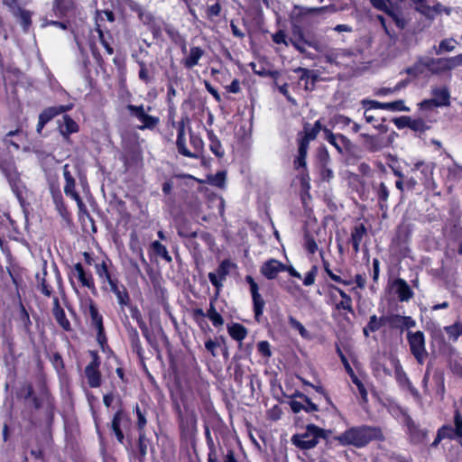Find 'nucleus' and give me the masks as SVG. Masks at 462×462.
<instances>
[{
    "label": "nucleus",
    "mask_w": 462,
    "mask_h": 462,
    "mask_svg": "<svg viewBox=\"0 0 462 462\" xmlns=\"http://www.w3.org/2000/svg\"><path fill=\"white\" fill-rule=\"evenodd\" d=\"M132 424L129 412L121 407L114 413L108 427L117 442L125 446L130 457H133L138 462H144L148 448L151 446V439L146 436L145 431H138V437L135 445H134L132 438L125 435V431L131 430Z\"/></svg>",
    "instance_id": "1"
},
{
    "label": "nucleus",
    "mask_w": 462,
    "mask_h": 462,
    "mask_svg": "<svg viewBox=\"0 0 462 462\" xmlns=\"http://www.w3.org/2000/svg\"><path fill=\"white\" fill-rule=\"evenodd\" d=\"M334 439L343 447L353 446L363 448L374 440H384V436L380 427L359 425L348 428Z\"/></svg>",
    "instance_id": "2"
},
{
    "label": "nucleus",
    "mask_w": 462,
    "mask_h": 462,
    "mask_svg": "<svg viewBox=\"0 0 462 462\" xmlns=\"http://www.w3.org/2000/svg\"><path fill=\"white\" fill-rule=\"evenodd\" d=\"M82 255L86 265L94 267L101 291L120 280L118 269L108 255L95 257L94 254L89 252H83Z\"/></svg>",
    "instance_id": "3"
},
{
    "label": "nucleus",
    "mask_w": 462,
    "mask_h": 462,
    "mask_svg": "<svg viewBox=\"0 0 462 462\" xmlns=\"http://www.w3.org/2000/svg\"><path fill=\"white\" fill-rule=\"evenodd\" d=\"M173 411L177 416L181 442L193 446L197 435V414L187 406L182 409L178 402L173 405Z\"/></svg>",
    "instance_id": "4"
},
{
    "label": "nucleus",
    "mask_w": 462,
    "mask_h": 462,
    "mask_svg": "<svg viewBox=\"0 0 462 462\" xmlns=\"http://www.w3.org/2000/svg\"><path fill=\"white\" fill-rule=\"evenodd\" d=\"M331 430L321 429L315 424H308L306 431L303 433L294 434L291 442L301 450H309L314 448L320 439H328Z\"/></svg>",
    "instance_id": "5"
},
{
    "label": "nucleus",
    "mask_w": 462,
    "mask_h": 462,
    "mask_svg": "<svg viewBox=\"0 0 462 462\" xmlns=\"http://www.w3.org/2000/svg\"><path fill=\"white\" fill-rule=\"evenodd\" d=\"M125 108L130 117L134 118L141 123V125L137 126L141 131H152L160 123V118L158 116L148 114V112L152 110L150 106L145 107L143 104L139 106L128 104Z\"/></svg>",
    "instance_id": "6"
},
{
    "label": "nucleus",
    "mask_w": 462,
    "mask_h": 462,
    "mask_svg": "<svg viewBox=\"0 0 462 462\" xmlns=\"http://www.w3.org/2000/svg\"><path fill=\"white\" fill-rule=\"evenodd\" d=\"M88 355L91 360L84 369V375L90 388H98L102 384L101 357L97 350H88Z\"/></svg>",
    "instance_id": "7"
},
{
    "label": "nucleus",
    "mask_w": 462,
    "mask_h": 462,
    "mask_svg": "<svg viewBox=\"0 0 462 462\" xmlns=\"http://www.w3.org/2000/svg\"><path fill=\"white\" fill-rule=\"evenodd\" d=\"M191 315L194 321L201 329L208 328L205 318H208L215 328H219L224 324V319L222 315L217 311L212 302H210L209 309L207 310V312H204V310L200 308H196L192 310Z\"/></svg>",
    "instance_id": "8"
},
{
    "label": "nucleus",
    "mask_w": 462,
    "mask_h": 462,
    "mask_svg": "<svg viewBox=\"0 0 462 462\" xmlns=\"http://www.w3.org/2000/svg\"><path fill=\"white\" fill-rule=\"evenodd\" d=\"M183 54L180 65L186 69H191L199 65V60L205 56L206 51L200 46L190 45L188 49L186 41L181 44Z\"/></svg>",
    "instance_id": "9"
},
{
    "label": "nucleus",
    "mask_w": 462,
    "mask_h": 462,
    "mask_svg": "<svg viewBox=\"0 0 462 462\" xmlns=\"http://www.w3.org/2000/svg\"><path fill=\"white\" fill-rule=\"evenodd\" d=\"M407 340L410 345L411 352L419 364H423L428 356L425 347V337L422 331H408Z\"/></svg>",
    "instance_id": "10"
},
{
    "label": "nucleus",
    "mask_w": 462,
    "mask_h": 462,
    "mask_svg": "<svg viewBox=\"0 0 462 462\" xmlns=\"http://www.w3.org/2000/svg\"><path fill=\"white\" fill-rule=\"evenodd\" d=\"M71 274L77 278L81 287L88 289L93 295H97V289L93 273L90 270L85 268V266L79 262L71 267Z\"/></svg>",
    "instance_id": "11"
},
{
    "label": "nucleus",
    "mask_w": 462,
    "mask_h": 462,
    "mask_svg": "<svg viewBox=\"0 0 462 462\" xmlns=\"http://www.w3.org/2000/svg\"><path fill=\"white\" fill-rule=\"evenodd\" d=\"M74 106L73 103L45 107L39 115L36 130L41 133L44 126L56 116L70 111Z\"/></svg>",
    "instance_id": "12"
},
{
    "label": "nucleus",
    "mask_w": 462,
    "mask_h": 462,
    "mask_svg": "<svg viewBox=\"0 0 462 462\" xmlns=\"http://www.w3.org/2000/svg\"><path fill=\"white\" fill-rule=\"evenodd\" d=\"M191 120L187 113H183L181 115V118L175 125V128L177 130V138H176V148L179 154L182 156H190L189 149L186 143V127H190L189 125Z\"/></svg>",
    "instance_id": "13"
},
{
    "label": "nucleus",
    "mask_w": 462,
    "mask_h": 462,
    "mask_svg": "<svg viewBox=\"0 0 462 462\" xmlns=\"http://www.w3.org/2000/svg\"><path fill=\"white\" fill-rule=\"evenodd\" d=\"M41 393L46 403L45 408V426L50 435H51L52 426L55 420L56 401L51 394L45 382L41 386Z\"/></svg>",
    "instance_id": "14"
},
{
    "label": "nucleus",
    "mask_w": 462,
    "mask_h": 462,
    "mask_svg": "<svg viewBox=\"0 0 462 462\" xmlns=\"http://www.w3.org/2000/svg\"><path fill=\"white\" fill-rule=\"evenodd\" d=\"M5 352L3 355V361L9 372L16 374L19 364V357L22 353L17 354L15 343L13 337H8L4 342Z\"/></svg>",
    "instance_id": "15"
},
{
    "label": "nucleus",
    "mask_w": 462,
    "mask_h": 462,
    "mask_svg": "<svg viewBox=\"0 0 462 462\" xmlns=\"http://www.w3.org/2000/svg\"><path fill=\"white\" fill-rule=\"evenodd\" d=\"M57 130L65 143H71V134L79 133L80 127L69 115L63 113L62 118L57 121Z\"/></svg>",
    "instance_id": "16"
},
{
    "label": "nucleus",
    "mask_w": 462,
    "mask_h": 462,
    "mask_svg": "<svg viewBox=\"0 0 462 462\" xmlns=\"http://www.w3.org/2000/svg\"><path fill=\"white\" fill-rule=\"evenodd\" d=\"M115 295L120 310L125 311V307L131 306V296L126 286L119 280L102 291Z\"/></svg>",
    "instance_id": "17"
},
{
    "label": "nucleus",
    "mask_w": 462,
    "mask_h": 462,
    "mask_svg": "<svg viewBox=\"0 0 462 462\" xmlns=\"http://www.w3.org/2000/svg\"><path fill=\"white\" fill-rule=\"evenodd\" d=\"M125 328L126 330L128 341L130 344V347L134 353L136 354L140 365L144 368H146L145 358H144V349L142 346V342L139 337V333L136 328L133 327L129 322L128 324H125Z\"/></svg>",
    "instance_id": "18"
},
{
    "label": "nucleus",
    "mask_w": 462,
    "mask_h": 462,
    "mask_svg": "<svg viewBox=\"0 0 462 462\" xmlns=\"http://www.w3.org/2000/svg\"><path fill=\"white\" fill-rule=\"evenodd\" d=\"M75 0H53L51 17L57 19L69 18L75 14Z\"/></svg>",
    "instance_id": "19"
},
{
    "label": "nucleus",
    "mask_w": 462,
    "mask_h": 462,
    "mask_svg": "<svg viewBox=\"0 0 462 462\" xmlns=\"http://www.w3.org/2000/svg\"><path fill=\"white\" fill-rule=\"evenodd\" d=\"M63 177L65 180L64 193L66 196L75 200L79 208H85V204L79 193L76 190V180L69 170V164L63 166Z\"/></svg>",
    "instance_id": "20"
},
{
    "label": "nucleus",
    "mask_w": 462,
    "mask_h": 462,
    "mask_svg": "<svg viewBox=\"0 0 462 462\" xmlns=\"http://www.w3.org/2000/svg\"><path fill=\"white\" fill-rule=\"evenodd\" d=\"M245 281L250 285V291H251L252 299H253L254 317H255L256 320L259 321L260 317L263 313L265 301L263 299V297L261 296V294L259 293L258 284L254 282L253 277L250 275H247L245 277Z\"/></svg>",
    "instance_id": "21"
},
{
    "label": "nucleus",
    "mask_w": 462,
    "mask_h": 462,
    "mask_svg": "<svg viewBox=\"0 0 462 462\" xmlns=\"http://www.w3.org/2000/svg\"><path fill=\"white\" fill-rule=\"evenodd\" d=\"M402 415L403 418V423L407 428V432L411 438V440L414 443H420L426 439L427 431L420 430L406 411H402Z\"/></svg>",
    "instance_id": "22"
},
{
    "label": "nucleus",
    "mask_w": 462,
    "mask_h": 462,
    "mask_svg": "<svg viewBox=\"0 0 462 462\" xmlns=\"http://www.w3.org/2000/svg\"><path fill=\"white\" fill-rule=\"evenodd\" d=\"M50 192L52 198V201L55 205L56 210L59 212L60 216L64 220H69L71 214L69 210L67 208V205L64 201L62 193L60 191V189L59 185L51 184L50 185Z\"/></svg>",
    "instance_id": "23"
},
{
    "label": "nucleus",
    "mask_w": 462,
    "mask_h": 462,
    "mask_svg": "<svg viewBox=\"0 0 462 462\" xmlns=\"http://www.w3.org/2000/svg\"><path fill=\"white\" fill-rule=\"evenodd\" d=\"M324 138L327 142L332 144L339 153L347 151L351 147V141L343 134H335L327 127L323 129Z\"/></svg>",
    "instance_id": "24"
},
{
    "label": "nucleus",
    "mask_w": 462,
    "mask_h": 462,
    "mask_svg": "<svg viewBox=\"0 0 462 462\" xmlns=\"http://www.w3.org/2000/svg\"><path fill=\"white\" fill-rule=\"evenodd\" d=\"M363 105L369 106V109H384L390 111H410V108L404 105L403 100L382 103L375 100H363Z\"/></svg>",
    "instance_id": "25"
},
{
    "label": "nucleus",
    "mask_w": 462,
    "mask_h": 462,
    "mask_svg": "<svg viewBox=\"0 0 462 462\" xmlns=\"http://www.w3.org/2000/svg\"><path fill=\"white\" fill-rule=\"evenodd\" d=\"M286 265L276 259H270L261 266V273L268 280L276 278L279 273L284 272Z\"/></svg>",
    "instance_id": "26"
},
{
    "label": "nucleus",
    "mask_w": 462,
    "mask_h": 462,
    "mask_svg": "<svg viewBox=\"0 0 462 462\" xmlns=\"http://www.w3.org/2000/svg\"><path fill=\"white\" fill-rule=\"evenodd\" d=\"M52 315L58 325L66 332L72 331L71 324L66 317V313L60 304L59 298L53 296Z\"/></svg>",
    "instance_id": "27"
},
{
    "label": "nucleus",
    "mask_w": 462,
    "mask_h": 462,
    "mask_svg": "<svg viewBox=\"0 0 462 462\" xmlns=\"http://www.w3.org/2000/svg\"><path fill=\"white\" fill-rule=\"evenodd\" d=\"M231 267V259H225L217 267L216 273H209L208 279L213 286L219 288L222 282L226 280V276L229 273Z\"/></svg>",
    "instance_id": "28"
},
{
    "label": "nucleus",
    "mask_w": 462,
    "mask_h": 462,
    "mask_svg": "<svg viewBox=\"0 0 462 462\" xmlns=\"http://www.w3.org/2000/svg\"><path fill=\"white\" fill-rule=\"evenodd\" d=\"M86 306L90 317L91 327L95 329L105 328L103 316L99 313L97 303L91 298H88Z\"/></svg>",
    "instance_id": "29"
},
{
    "label": "nucleus",
    "mask_w": 462,
    "mask_h": 462,
    "mask_svg": "<svg viewBox=\"0 0 462 462\" xmlns=\"http://www.w3.org/2000/svg\"><path fill=\"white\" fill-rule=\"evenodd\" d=\"M189 143L192 150H189L190 156L187 158L198 159L204 151V142L199 134L192 131L191 127L189 129Z\"/></svg>",
    "instance_id": "30"
},
{
    "label": "nucleus",
    "mask_w": 462,
    "mask_h": 462,
    "mask_svg": "<svg viewBox=\"0 0 462 462\" xmlns=\"http://www.w3.org/2000/svg\"><path fill=\"white\" fill-rule=\"evenodd\" d=\"M175 227L179 236L187 239L188 237H195L197 231L192 229L191 223L184 218L180 217L175 219Z\"/></svg>",
    "instance_id": "31"
},
{
    "label": "nucleus",
    "mask_w": 462,
    "mask_h": 462,
    "mask_svg": "<svg viewBox=\"0 0 462 462\" xmlns=\"http://www.w3.org/2000/svg\"><path fill=\"white\" fill-rule=\"evenodd\" d=\"M360 136L364 138L365 146L371 152L381 151L383 148L386 146V143L384 142L383 138L378 135L361 134Z\"/></svg>",
    "instance_id": "32"
},
{
    "label": "nucleus",
    "mask_w": 462,
    "mask_h": 462,
    "mask_svg": "<svg viewBox=\"0 0 462 462\" xmlns=\"http://www.w3.org/2000/svg\"><path fill=\"white\" fill-rule=\"evenodd\" d=\"M134 412L135 413L136 416L135 428L137 431H145L148 415L147 405L144 403H143L142 405L136 403L134 406Z\"/></svg>",
    "instance_id": "33"
},
{
    "label": "nucleus",
    "mask_w": 462,
    "mask_h": 462,
    "mask_svg": "<svg viewBox=\"0 0 462 462\" xmlns=\"http://www.w3.org/2000/svg\"><path fill=\"white\" fill-rule=\"evenodd\" d=\"M393 285L401 301H408L413 297V291L405 280L398 278L394 281Z\"/></svg>",
    "instance_id": "34"
},
{
    "label": "nucleus",
    "mask_w": 462,
    "mask_h": 462,
    "mask_svg": "<svg viewBox=\"0 0 462 462\" xmlns=\"http://www.w3.org/2000/svg\"><path fill=\"white\" fill-rule=\"evenodd\" d=\"M36 279L38 281L37 288L41 293L49 298L53 296V289L48 279L46 268H43L42 276L39 273L36 275Z\"/></svg>",
    "instance_id": "35"
},
{
    "label": "nucleus",
    "mask_w": 462,
    "mask_h": 462,
    "mask_svg": "<svg viewBox=\"0 0 462 462\" xmlns=\"http://www.w3.org/2000/svg\"><path fill=\"white\" fill-rule=\"evenodd\" d=\"M17 321L19 322V324L21 325V327L23 328V331L25 332V334L27 335H31L32 332V320L30 319V314L28 312V310H26V308L24 307V305L20 302L19 304V311H18V316H17Z\"/></svg>",
    "instance_id": "36"
},
{
    "label": "nucleus",
    "mask_w": 462,
    "mask_h": 462,
    "mask_svg": "<svg viewBox=\"0 0 462 462\" xmlns=\"http://www.w3.org/2000/svg\"><path fill=\"white\" fill-rule=\"evenodd\" d=\"M371 5L377 10L392 15L391 8L398 7L403 0H369Z\"/></svg>",
    "instance_id": "37"
},
{
    "label": "nucleus",
    "mask_w": 462,
    "mask_h": 462,
    "mask_svg": "<svg viewBox=\"0 0 462 462\" xmlns=\"http://www.w3.org/2000/svg\"><path fill=\"white\" fill-rule=\"evenodd\" d=\"M365 235L366 228L364 224H359L353 228L351 233V243L356 253L359 252L360 244Z\"/></svg>",
    "instance_id": "38"
},
{
    "label": "nucleus",
    "mask_w": 462,
    "mask_h": 462,
    "mask_svg": "<svg viewBox=\"0 0 462 462\" xmlns=\"http://www.w3.org/2000/svg\"><path fill=\"white\" fill-rule=\"evenodd\" d=\"M150 251L157 257L163 259L167 263L172 262V257L170 255L166 246L160 241H153L150 245Z\"/></svg>",
    "instance_id": "39"
},
{
    "label": "nucleus",
    "mask_w": 462,
    "mask_h": 462,
    "mask_svg": "<svg viewBox=\"0 0 462 462\" xmlns=\"http://www.w3.org/2000/svg\"><path fill=\"white\" fill-rule=\"evenodd\" d=\"M432 94L434 97L432 100H435V104H437V106H442L449 105L450 95L446 88H435L433 89Z\"/></svg>",
    "instance_id": "40"
},
{
    "label": "nucleus",
    "mask_w": 462,
    "mask_h": 462,
    "mask_svg": "<svg viewBox=\"0 0 462 462\" xmlns=\"http://www.w3.org/2000/svg\"><path fill=\"white\" fill-rule=\"evenodd\" d=\"M208 140H209V149L210 151L217 157L222 158L225 154L224 149L221 145L220 141L217 137L213 134L212 131L208 132Z\"/></svg>",
    "instance_id": "41"
},
{
    "label": "nucleus",
    "mask_w": 462,
    "mask_h": 462,
    "mask_svg": "<svg viewBox=\"0 0 462 462\" xmlns=\"http://www.w3.org/2000/svg\"><path fill=\"white\" fill-rule=\"evenodd\" d=\"M96 31L98 33L99 42L102 44V46L105 48L106 53L108 55H112L114 53V48L111 45L110 41L112 40V36L109 32H107V35L105 34V32L100 28L99 24H97Z\"/></svg>",
    "instance_id": "42"
},
{
    "label": "nucleus",
    "mask_w": 462,
    "mask_h": 462,
    "mask_svg": "<svg viewBox=\"0 0 462 462\" xmlns=\"http://www.w3.org/2000/svg\"><path fill=\"white\" fill-rule=\"evenodd\" d=\"M137 63L139 65V79L146 85L152 83L154 79V77L153 74L150 72L146 63L143 60H139Z\"/></svg>",
    "instance_id": "43"
},
{
    "label": "nucleus",
    "mask_w": 462,
    "mask_h": 462,
    "mask_svg": "<svg viewBox=\"0 0 462 462\" xmlns=\"http://www.w3.org/2000/svg\"><path fill=\"white\" fill-rule=\"evenodd\" d=\"M205 437L207 443L209 447V452L208 454V462H218L217 453L214 448V441L208 425H205Z\"/></svg>",
    "instance_id": "44"
},
{
    "label": "nucleus",
    "mask_w": 462,
    "mask_h": 462,
    "mask_svg": "<svg viewBox=\"0 0 462 462\" xmlns=\"http://www.w3.org/2000/svg\"><path fill=\"white\" fill-rule=\"evenodd\" d=\"M457 41L453 38L444 39L440 41L438 49H436V54L439 55L444 52L453 51L456 48Z\"/></svg>",
    "instance_id": "45"
},
{
    "label": "nucleus",
    "mask_w": 462,
    "mask_h": 462,
    "mask_svg": "<svg viewBox=\"0 0 462 462\" xmlns=\"http://www.w3.org/2000/svg\"><path fill=\"white\" fill-rule=\"evenodd\" d=\"M385 325H388L393 329H401L402 331V316L399 314L386 315L383 319Z\"/></svg>",
    "instance_id": "46"
},
{
    "label": "nucleus",
    "mask_w": 462,
    "mask_h": 462,
    "mask_svg": "<svg viewBox=\"0 0 462 462\" xmlns=\"http://www.w3.org/2000/svg\"><path fill=\"white\" fill-rule=\"evenodd\" d=\"M19 21L23 32H27L32 26V13L25 9H19Z\"/></svg>",
    "instance_id": "47"
},
{
    "label": "nucleus",
    "mask_w": 462,
    "mask_h": 462,
    "mask_svg": "<svg viewBox=\"0 0 462 462\" xmlns=\"http://www.w3.org/2000/svg\"><path fill=\"white\" fill-rule=\"evenodd\" d=\"M324 127H322L321 125V123L319 120L316 121L314 125L310 128L309 126H305L304 127V138L309 140V141H311V140H314L317 135L319 134V133L322 130L323 131Z\"/></svg>",
    "instance_id": "48"
},
{
    "label": "nucleus",
    "mask_w": 462,
    "mask_h": 462,
    "mask_svg": "<svg viewBox=\"0 0 462 462\" xmlns=\"http://www.w3.org/2000/svg\"><path fill=\"white\" fill-rule=\"evenodd\" d=\"M444 330L452 341H457L462 335V324L460 322H456L453 325L445 327Z\"/></svg>",
    "instance_id": "49"
},
{
    "label": "nucleus",
    "mask_w": 462,
    "mask_h": 462,
    "mask_svg": "<svg viewBox=\"0 0 462 462\" xmlns=\"http://www.w3.org/2000/svg\"><path fill=\"white\" fill-rule=\"evenodd\" d=\"M322 161V170L320 172L321 178L323 180L329 181L334 177L333 171L328 167V162L329 161V156L328 152H325L321 158Z\"/></svg>",
    "instance_id": "50"
},
{
    "label": "nucleus",
    "mask_w": 462,
    "mask_h": 462,
    "mask_svg": "<svg viewBox=\"0 0 462 462\" xmlns=\"http://www.w3.org/2000/svg\"><path fill=\"white\" fill-rule=\"evenodd\" d=\"M424 70H425L424 64L420 56L412 66H411L405 69V72L410 76L417 78L420 75H421L424 72Z\"/></svg>",
    "instance_id": "51"
},
{
    "label": "nucleus",
    "mask_w": 462,
    "mask_h": 462,
    "mask_svg": "<svg viewBox=\"0 0 462 462\" xmlns=\"http://www.w3.org/2000/svg\"><path fill=\"white\" fill-rule=\"evenodd\" d=\"M42 25L43 26L52 25V26H56L61 30L66 31L70 26V23H69V18L53 20V19H49L48 16H46L43 20Z\"/></svg>",
    "instance_id": "52"
},
{
    "label": "nucleus",
    "mask_w": 462,
    "mask_h": 462,
    "mask_svg": "<svg viewBox=\"0 0 462 462\" xmlns=\"http://www.w3.org/2000/svg\"><path fill=\"white\" fill-rule=\"evenodd\" d=\"M385 316H382L377 318L376 315H372L369 318V321L367 323V327L371 332L378 331L383 326H385V320L383 319Z\"/></svg>",
    "instance_id": "53"
},
{
    "label": "nucleus",
    "mask_w": 462,
    "mask_h": 462,
    "mask_svg": "<svg viewBox=\"0 0 462 462\" xmlns=\"http://www.w3.org/2000/svg\"><path fill=\"white\" fill-rule=\"evenodd\" d=\"M53 368L57 373H61L65 370V364L61 355L59 352H54L50 357Z\"/></svg>",
    "instance_id": "54"
},
{
    "label": "nucleus",
    "mask_w": 462,
    "mask_h": 462,
    "mask_svg": "<svg viewBox=\"0 0 462 462\" xmlns=\"http://www.w3.org/2000/svg\"><path fill=\"white\" fill-rule=\"evenodd\" d=\"M413 171H420L426 180L430 179L432 175L433 165L426 164L424 162H418L414 164Z\"/></svg>",
    "instance_id": "55"
},
{
    "label": "nucleus",
    "mask_w": 462,
    "mask_h": 462,
    "mask_svg": "<svg viewBox=\"0 0 462 462\" xmlns=\"http://www.w3.org/2000/svg\"><path fill=\"white\" fill-rule=\"evenodd\" d=\"M24 401H29L34 395V387L32 383H23L18 393Z\"/></svg>",
    "instance_id": "56"
},
{
    "label": "nucleus",
    "mask_w": 462,
    "mask_h": 462,
    "mask_svg": "<svg viewBox=\"0 0 462 462\" xmlns=\"http://www.w3.org/2000/svg\"><path fill=\"white\" fill-rule=\"evenodd\" d=\"M199 236L195 237H188L185 241L186 246L189 248L190 252H192L194 254H200L202 248L199 242Z\"/></svg>",
    "instance_id": "57"
},
{
    "label": "nucleus",
    "mask_w": 462,
    "mask_h": 462,
    "mask_svg": "<svg viewBox=\"0 0 462 462\" xmlns=\"http://www.w3.org/2000/svg\"><path fill=\"white\" fill-rule=\"evenodd\" d=\"M410 129L418 133H424L425 131L430 129V125H428L425 121L421 118L412 119L410 121Z\"/></svg>",
    "instance_id": "58"
},
{
    "label": "nucleus",
    "mask_w": 462,
    "mask_h": 462,
    "mask_svg": "<svg viewBox=\"0 0 462 462\" xmlns=\"http://www.w3.org/2000/svg\"><path fill=\"white\" fill-rule=\"evenodd\" d=\"M165 32L174 43L179 44L181 47V44H183V41H185V39L180 35L177 29L173 28L172 26H167L165 28Z\"/></svg>",
    "instance_id": "59"
},
{
    "label": "nucleus",
    "mask_w": 462,
    "mask_h": 462,
    "mask_svg": "<svg viewBox=\"0 0 462 462\" xmlns=\"http://www.w3.org/2000/svg\"><path fill=\"white\" fill-rule=\"evenodd\" d=\"M177 91L174 86L171 83L167 85V95H166V102L169 107V110L174 113L175 112V105L173 102V98L176 97Z\"/></svg>",
    "instance_id": "60"
},
{
    "label": "nucleus",
    "mask_w": 462,
    "mask_h": 462,
    "mask_svg": "<svg viewBox=\"0 0 462 462\" xmlns=\"http://www.w3.org/2000/svg\"><path fill=\"white\" fill-rule=\"evenodd\" d=\"M226 171H217L215 175L208 176L209 184L221 188L225 184Z\"/></svg>",
    "instance_id": "61"
},
{
    "label": "nucleus",
    "mask_w": 462,
    "mask_h": 462,
    "mask_svg": "<svg viewBox=\"0 0 462 462\" xmlns=\"http://www.w3.org/2000/svg\"><path fill=\"white\" fill-rule=\"evenodd\" d=\"M149 32L152 34L153 39L162 40V23L159 21H155L154 23H151L149 26H147Z\"/></svg>",
    "instance_id": "62"
},
{
    "label": "nucleus",
    "mask_w": 462,
    "mask_h": 462,
    "mask_svg": "<svg viewBox=\"0 0 462 462\" xmlns=\"http://www.w3.org/2000/svg\"><path fill=\"white\" fill-rule=\"evenodd\" d=\"M304 247L311 254L318 250V245L314 237L310 233L304 234Z\"/></svg>",
    "instance_id": "63"
},
{
    "label": "nucleus",
    "mask_w": 462,
    "mask_h": 462,
    "mask_svg": "<svg viewBox=\"0 0 462 462\" xmlns=\"http://www.w3.org/2000/svg\"><path fill=\"white\" fill-rule=\"evenodd\" d=\"M196 236H199V240L203 242L208 249H212L215 240L210 233L206 231H197Z\"/></svg>",
    "instance_id": "64"
}]
</instances>
